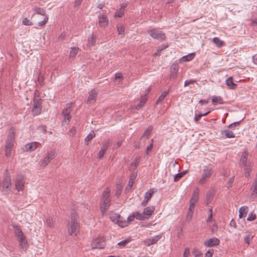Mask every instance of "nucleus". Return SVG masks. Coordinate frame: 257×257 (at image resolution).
I'll use <instances>...</instances> for the list:
<instances>
[{
  "mask_svg": "<svg viewBox=\"0 0 257 257\" xmlns=\"http://www.w3.org/2000/svg\"><path fill=\"white\" fill-rule=\"evenodd\" d=\"M125 29L123 26L117 27V32L119 35H123Z\"/></svg>",
  "mask_w": 257,
  "mask_h": 257,
  "instance_id": "3c124183",
  "label": "nucleus"
},
{
  "mask_svg": "<svg viewBox=\"0 0 257 257\" xmlns=\"http://www.w3.org/2000/svg\"><path fill=\"white\" fill-rule=\"evenodd\" d=\"M146 101H147L146 96H142L141 97L140 103L142 104V105L143 106L145 104V103H146Z\"/></svg>",
  "mask_w": 257,
  "mask_h": 257,
  "instance_id": "0e129e2a",
  "label": "nucleus"
},
{
  "mask_svg": "<svg viewBox=\"0 0 257 257\" xmlns=\"http://www.w3.org/2000/svg\"><path fill=\"white\" fill-rule=\"evenodd\" d=\"M11 185L12 183L10 174L9 173L8 170H6L4 174V179L2 182L3 191L6 194L10 193Z\"/></svg>",
  "mask_w": 257,
  "mask_h": 257,
  "instance_id": "20e7f679",
  "label": "nucleus"
},
{
  "mask_svg": "<svg viewBox=\"0 0 257 257\" xmlns=\"http://www.w3.org/2000/svg\"><path fill=\"white\" fill-rule=\"evenodd\" d=\"M13 227L15 228V235L17 238L24 235V233L19 225H14Z\"/></svg>",
  "mask_w": 257,
  "mask_h": 257,
  "instance_id": "bb28decb",
  "label": "nucleus"
},
{
  "mask_svg": "<svg viewBox=\"0 0 257 257\" xmlns=\"http://www.w3.org/2000/svg\"><path fill=\"white\" fill-rule=\"evenodd\" d=\"M121 217L118 214H114L110 217L111 220L114 223L117 224L119 219H121Z\"/></svg>",
  "mask_w": 257,
  "mask_h": 257,
  "instance_id": "473e14b6",
  "label": "nucleus"
},
{
  "mask_svg": "<svg viewBox=\"0 0 257 257\" xmlns=\"http://www.w3.org/2000/svg\"><path fill=\"white\" fill-rule=\"evenodd\" d=\"M18 240L20 242V245L22 248H26L27 247L28 242L24 235L18 238Z\"/></svg>",
  "mask_w": 257,
  "mask_h": 257,
  "instance_id": "a878e982",
  "label": "nucleus"
},
{
  "mask_svg": "<svg viewBox=\"0 0 257 257\" xmlns=\"http://www.w3.org/2000/svg\"><path fill=\"white\" fill-rule=\"evenodd\" d=\"M214 250L213 249H209L205 253V257H212Z\"/></svg>",
  "mask_w": 257,
  "mask_h": 257,
  "instance_id": "4d7b16f0",
  "label": "nucleus"
},
{
  "mask_svg": "<svg viewBox=\"0 0 257 257\" xmlns=\"http://www.w3.org/2000/svg\"><path fill=\"white\" fill-rule=\"evenodd\" d=\"M41 107H33L32 108V113L34 115H39L41 111Z\"/></svg>",
  "mask_w": 257,
  "mask_h": 257,
  "instance_id": "a18cd8bd",
  "label": "nucleus"
},
{
  "mask_svg": "<svg viewBox=\"0 0 257 257\" xmlns=\"http://www.w3.org/2000/svg\"><path fill=\"white\" fill-rule=\"evenodd\" d=\"M226 85L231 89H235L237 85L235 83H234L233 82V78L232 77H229L226 80Z\"/></svg>",
  "mask_w": 257,
  "mask_h": 257,
  "instance_id": "5701e85b",
  "label": "nucleus"
},
{
  "mask_svg": "<svg viewBox=\"0 0 257 257\" xmlns=\"http://www.w3.org/2000/svg\"><path fill=\"white\" fill-rule=\"evenodd\" d=\"M214 195L215 191L213 189H211L206 193L205 202L207 205L211 203L213 200Z\"/></svg>",
  "mask_w": 257,
  "mask_h": 257,
  "instance_id": "6ab92c4d",
  "label": "nucleus"
},
{
  "mask_svg": "<svg viewBox=\"0 0 257 257\" xmlns=\"http://www.w3.org/2000/svg\"><path fill=\"white\" fill-rule=\"evenodd\" d=\"M154 145L152 144H150L146 148V154L148 155L149 154V153L151 152L153 148Z\"/></svg>",
  "mask_w": 257,
  "mask_h": 257,
  "instance_id": "13d9d810",
  "label": "nucleus"
},
{
  "mask_svg": "<svg viewBox=\"0 0 257 257\" xmlns=\"http://www.w3.org/2000/svg\"><path fill=\"white\" fill-rule=\"evenodd\" d=\"M212 102L214 104L216 103L223 104V99L220 96H213L212 98Z\"/></svg>",
  "mask_w": 257,
  "mask_h": 257,
  "instance_id": "7c9ffc66",
  "label": "nucleus"
},
{
  "mask_svg": "<svg viewBox=\"0 0 257 257\" xmlns=\"http://www.w3.org/2000/svg\"><path fill=\"white\" fill-rule=\"evenodd\" d=\"M39 129L43 134H45L46 133V126L45 125L39 126Z\"/></svg>",
  "mask_w": 257,
  "mask_h": 257,
  "instance_id": "338daca9",
  "label": "nucleus"
},
{
  "mask_svg": "<svg viewBox=\"0 0 257 257\" xmlns=\"http://www.w3.org/2000/svg\"><path fill=\"white\" fill-rule=\"evenodd\" d=\"M44 17V19L43 21L39 22L38 23V25L40 27L44 26L48 22V17L47 15H45V16Z\"/></svg>",
  "mask_w": 257,
  "mask_h": 257,
  "instance_id": "09e8293b",
  "label": "nucleus"
},
{
  "mask_svg": "<svg viewBox=\"0 0 257 257\" xmlns=\"http://www.w3.org/2000/svg\"><path fill=\"white\" fill-rule=\"evenodd\" d=\"M79 49L78 47H73L71 48L70 52V57L74 58L78 54Z\"/></svg>",
  "mask_w": 257,
  "mask_h": 257,
  "instance_id": "72a5a7b5",
  "label": "nucleus"
},
{
  "mask_svg": "<svg viewBox=\"0 0 257 257\" xmlns=\"http://www.w3.org/2000/svg\"><path fill=\"white\" fill-rule=\"evenodd\" d=\"M73 106V103H67L62 111V114L64 120L62 123L65 122L67 124H69L71 119L70 113L72 111V108Z\"/></svg>",
  "mask_w": 257,
  "mask_h": 257,
  "instance_id": "39448f33",
  "label": "nucleus"
},
{
  "mask_svg": "<svg viewBox=\"0 0 257 257\" xmlns=\"http://www.w3.org/2000/svg\"><path fill=\"white\" fill-rule=\"evenodd\" d=\"M135 216L134 214L132 215L128 216L127 220L126 221L128 222V224L130 222L133 221L135 219Z\"/></svg>",
  "mask_w": 257,
  "mask_h": 257,
  "instance_id": "774afa93",
  "label": "nucleus"
},
{
  "mask_svg": "<svg viewBox=\"0 0 257 257\" xmlns=\"http://www.w3.org/2000/svg\"><path fill=\"white\" fill-rule=\"evenodd\" d=\"M194 56H195L194 53L189 54L186 56H183L180 59V61L181 62L190 61L194 58Z\"/></svg>",
  "mask_w": 257,
  "mask_h": 257,
  "instance_id": "cd10ccee",
  "label": "nucleus"
},
{
  "mask_svg": "<svg viewBox=\"0 0 257 257\" xmlns=\"http://www.w3.org/2000/svg\"><path fill=\"white\" fill-rule=\"evenodd\" d=\"M153 129V127L152 126H150L149 127H148L145 131L144 132L143 135L141 137V139H142L144 138H146L148 139L150 135L152 130Z\"/></svg>",
  "mask_w": 257,
  "mask_h": 257,
  "instance_id": "c85d7f7f",
  "label": "nucleus"
},
{
  "mask_svg": "<svg viewBox=\"0 0 257 257\" xmlns=\"http://www.w3.org/2000/svg\"><path fill=\"white\" fill-rule=\"evenodd\" d=\"M111 204V199L110 198L101 199L100 210L102 215L108 210Z\"/></svg>",
  "mask_w": 257,
  "mask_h": 257,
  "instance_id": "f8f14e48",
  "label": "nucleus"
},
{
  "mask_svg": "<svg viewBox=\"0 0 257 257\" xmlns=\"http://www.w3.org/2000/svg\"><path fill=\"white\" fill-rule=\"evenodd\" d=\"M190 255V249L187 247L185 248L184 252L183 253V257H188Z\"/></svg>",
  "mask_w": 257,
  "mask_h": 257,
  "instance_id": "680f3d73",
  "label": "nucleus"
},
{
  "mask_svg": "<svg viewBox=\"0 0 257 257\" xmlns=\"http://www.w3.org/2000/svg\"><path fill=\"white\" fill-rule=\"evenodd\" d=\"M98 95V91L96 89H93L91 90L89 92V96L87 99V102L88 103L91 104L95 102L96 98Z\"/></svg>",
  "mask_w": 257,
  "mask_h": 257,
  "instance_id": "ddd939ff",
  "label": "nucleus"
},
{
  "mask_svg": "<svg viewBox=\"0 0 257 257\" xmlns=\"http://www.w3.org/2000/svg\"><path fill=\"white\" fill-rule=\"evenodd\" d=\"M54 220L52 217H49L47 218L46 223L48 227H52L54 226Z\"/></svg>",
  "mask_w": 257,
  "mask_h": 257,
  "instance_id": "37998d69",
  "label": "nucleus"
},
{
  "mask_svg": "<svg viewBox=\"0 0 257 257\" xmlns=\"http://www.w3.org/2000/svg\"><path fill=\"white\" fill-rule=\"evenodd\" d=\"M117 224L121 227H124L128 225V222L125 220H122V217H121V219H119V220L118 221Z\"/></svg>",
  "mask_w": 257,
  "mask_h": 257,
  "instance_id": "49530a36",
  "label": "nucleus"
},
{
  "mask_svg": "<svg viewBox=\"0 0 257 257\" xmlns=\"http://www.w3.org/2000/svg\"><path fill=\"white\" fill-rule=\"evenodd\" d=\"M96 40V35L92 34L90 37H89L88 38V43L87 46L90 48L92 46H93L95 45Z\"/></svg>",
  "mask_w": 257,
  "mask_h": 257,
  "instance_id": "b1692460",
  "label": "nucleus"
},
{
  "mask_svg": "<svg viewBox=\"0 0 257 257\" xmlns=\"http://www.w3.org/2000/svg\"><path fill=\"white\" fill-rule=\"evenodd\" d=\"M139 160H140L139 158H136L135 160L131 163V167H134V169H135L137 167L138 164H139Z\"/></svg>",
  "mask_w": 257,
  "mask_h": 257,
  "instance_id": "603ef678",
  "label": "nucleus"
},
{
  "mask_svg": "<svg viewBox=\"0 0 257 257\" xmlns=\"http://www.w3.org/2000/svg\"><path fill=\"white\" fill-rule=\"evenodd\" d=\"M187 171H183L181 173H179L176 174L174 177V181L177 182L182 177L184 176L186 174Z\"/></svg>",
  "mask_w": 257,
  "mask_h": 257,
  "instance_id": "2f4dec72",
  "label": "nucleus"
},
{
  "mask_svg": "<svg viewBox=\"0 0 257 257\" xmlns=\"http://www.w3.org/2000/svg\"><path fill=\"white\" fill-rule=\"evenodd\" d=\"M110 190L106 188L102 193L101 199L109 198Z\"/></svg>",
  "mask_w": 257,
  "mask_h": 257,
  "instance_id": "c03bdc74",
  "label": "nucleus"
},
{
  "mask_svg": "<svg viewBox=\"0 0 257 257\" xmlns=\"http://www.w3.org/2000/svg\"><path fill=\"white\" fill-rule=\"evenodd\" d=\"M240 124V121H236V122H233L231 124H230L229 125H228V128H233V125H234V126H238Z\"/></svg>",
  "mask_w": 257,
  "mask_h": 257,
  "instance_id": "69168bd1",
  "label": "nucleus"
},
{
  "mask_svg": "<svg viewBox=\"0 0 257 257\" xmlns=\"http://www.w3.org/2000/svg\"><path fill=\"white\" fill-rule=\"evenodd\" d=\"M137 176V174L134 173L130 176V179L128 184V186H129L130 188H131L133 186L134 182V180L136 179Z\"/></svg>",
  "mask_w": 257,
  "mask_h": 257,
  "instance_id": "a19ab883",
  "label": "nucleus"
},
{
  "mask_svg": "<svg viewBox=\"0 0 257 257\" xmlns=\"http://www.w3.org/2000/svg\"><path fill=\"white\" fill-rule=\"evenodd\" d=\"M22 23L25 26H32L33 25V23L26 18L23 19Z\"/></svg>",
  "mask_w": 257,
  "mask_h": 257,
  "instance_id": "8fccbe9b",
  "label": "nucleus"
},
{
  "mask_svg": "<svg viewBox=\"0 0 257 257\" xmlns=\"http://www.w3.org/2000/svg\"><path fill=\"white\" fill-rule=\"evenodd\" d=\"M222 134H224L226 137L227 138H233L235 137V135L233 133L230 131L224 130L223 132H222Z\"/></svg>",
  "mask_w": 257,
  "mask_h": 257,
  "instance_id": "58836bf2",
  "label": "nucleus"
},
{
  "mask_svg": "<svg viewBox=\"0 0 257 257\" xmlns=\"http://www.w3.org/2000/svg\"><path fill=\"white\" fill-rule=\"evenodd\" d=\"M196 82L195 80L190 79L189 80H186L184 82V86H187L190 84H193Z\"/></svg>",
  "mask_w": 257,
  "mask_h": 257,
  "instance_id": "6e6d98bb",
  "label": "nucleus"
},
{
  "mask_svg": "<svg viewBox=\"0 0 257 257\" xmlns=\"http://www.w3.org/2000/svg\"><path fill=\"white\" fill-rule=\"evenodd\" d=\"M194 211L192 210H188L186 216L187 220H191Z\"/></svg>",
  "mask_w": 257,
  "mask_h": 257,
  "instance_id": "864d4df0",
  "label": "nucleus"
},
{
  "mask_svg": "<svg viewBox=\"0 0 257 257\" xmlns=\"http://www.w3.org/2000/svg\"><path fill=\"white\" fill-rule=\"evenodd\" d=\"M16 189L18 191H22L24 188L25 177L23 175L17 176L15 181Z\"/></svg>",
  "mask_w": 257,
  "mask_h": 257,
  "instance_id": "6e6552de",
  "label": "nucleus"
},
{
  "mask_svg": "<svg viewBox=\"0 0 257 257\" xmlns=\"http://www.w3.org/2000/svg\"><path fill=\"white\" fill-rule=\"evenodd\" d=\"M95 137V134L93 131H92L85 138V142L86 145H88V142H90L93 138Z\"/></svg>",
  "mask_w": 257,
  "mask_h": 257,
  "instance_id": "c756f323",
  "label": "nucleus"
},
{
  "mask_svg": "<svg viewBox=\"0 0 257 257\" xmlns=\"http://www.w3.org/2000/svg\"><path fill=\"white\" fill-rule=\"evenodd\" d=\"M178 67L177 64L174 63L171 65L170 67V79H175L177 77Z\"/></svg>",
  "mask_w": 257,
  "mask_h": 257,
  "instance_id": "dca6fc26",
  "label": "nucleus"
},
{
  "mask_svg": "<svg viewBox=\"0 0 257 257\" xmlns=\"http://www.w3.org/2000/svg\"><path fill=\"white\" fill-rule=\"evenodd\" d=\"M148 33L153 38L158 40L160 41H163L166 39L165 34L162 31L157 29H154L150 30L148 32Z\"/></svg>",
  "mask_w": 257,
  "mask_h": 257,
  "instance_id": "0eeeda50",
  "label": "nucleus"
},
{
  "mask_svg": "<svg viewBox=\"0 0 257 257\" xmlns=\"http://www.w3.org/2000/svg\"><path fill=\"white\" fill-rule=\"evenodd\" d=\"M161 235H157L152 238L147 239L144 241L143 242L145 245L147 246H149L152 244L156 243L159 241V240L161 239Z\"/></svg>",
  "mask_w": 257,
  "mask_h": 257,
  "instance_id": "4468645a",
  "label": "nucleus"
},
{
  "mask_svg": "<svg viewBox=\"0 0 257 257\" xmlns=\"http://www.w3.org/2000/svg\"><path fill=\"white\" fill-rule=\"evenodd\" d=\"M248 152L244 150L241 155L239 161V166L240 168H243L244 171V176L245 177L250 176V173L251 171L252 164L248 160Z\"/></svg>",
  "mask_w": 257,
  "mask_h": 257,
  "instance_id": "f257e3e1",
  "label": "nucleus"
},
{
  "mask_svg": "<svg viewBox=\"0 0 257 257\" xmlns=\"http://www.w3.org/2000/svg\"><path fill=\"white\" fill-rule=\"evenodd\" d=\"M106 243L103 238H97L94 239L91 243L92 248L101 249L105 246Z\"/></svg>",
  "mask_w": 257,
  "mask_h": 257,
  "instance_id": "9d476101",
  "label": "nucleus"
},
{
  "mask_svg": "<svg viewBox=\"0 0 257 257\" xmlns=\"http://www.w3.org/2000/svg\"><path fill=\"white\" fill-rule=\"evenodd\" d=\"M42 99L40 98H35L34 99V104L33 107H40L42 108Z\"/></svg>",
  "mask_w": 257,
  "mask_h": 257,
  "instance_id": "79ce46f5",
  "label": "nucleus"
},
{
  "mask_svg": "<svg viewBox=\"0 0 257 257\" xmlns=\"http://www.w3.org/2000/svg\"><path fill=\"white\" fill-rule=\"evenodd\" d=\"M32 11L34 12V13L32 15V17H34L36 14L41 15L43 16H45V15H47L45 9L38 7H34L32 9Z\"/></svg>",
  "mask_w": 257,
  "mask_h": 257,
  "instance_id": "aec40b11",
  "label": "nucleus"
},
{
  "mask_svg": "<svg viewBox=\"0 0 257 257\" xmlns=\"http://www.w3.org/2000/svg\"><path fill=\"white\" fill-rule=\"evenodd\" d=\"M134 215L135 216V218L139 220H143L146 218L145 215H144L143 212L142 213L139 212H136L134 213Z\"/></svg>",
  "mask_w": 257,
  "mask_h": 257,
  "instance_id": "f704fd0d",
  "label": "nucleus"
},
{
  "mask_svg": "<svg viewBox=\"0 0 257 257\" xmlns=\"http://www.w3.org/2000/svg\"><path fill=\"white\" fill-rule=\"evenodd\" d=\"M234 180V176L232 177L229 179L228 180L227 185V188H231L232 186V184Z\"/></svg>",
  "mask_w": 257,
  "mask_h": 257,
  "instance_id": "5fc2aeb1",
  "label": "nucleus"
},
{
  "mask_svg": "<svg viewBox=\"0 0 257 257\" xmlns=\"http://www.w3.org/2000/svg\"><path fill=\"white\" fill-rule=\"evenodd\" d=\"M39 143L37 142H32L26 144L24 147L26 151L32 152L35 150L38 147Z\"/></svg>",
  "mask_w": 257,
  "mask_h": 257,
  "instance_id": "f3484780",
  "label": "nucleus"
},
{
  "mask_svg": "<svg viewBox=\"0 0 257 257\" xmlns=\"http://www.w3.org/2000/svg\"><path fill=\"white\" fill-rule=\"evenodd\" d=\"M131 240H132V239L131 238H127V239H124V240H121L120 242H119L117 243V245H119V246H124L127 243H128Z\"/></svg>",
  "mask_w": 257,
  "mask_h": 257,
  "instance_id": "de8ad7c7",
  "label": "nucleus"
},
{
  "mask_svg": "<svg viewBox=\"0 0 257 257\" xmlns=\"http://www.w3.org/2000/svg\"><path fill=\"white\" fill-rule=\"evenodd\" d=\"M155 209V208L153 206H150L144 209L143 212L146 219L149 218L152 215Z\"/></svg>",
  "mask_w": 257,
  "mask_h": 257,
  "instance_id": "a211bd4d",
  "label": "nucleus"
},
{
  "mask_svg": "<svg viewBox=\"0 0 257 257\" xmlns=\"http://www.w3.org/2000/svg\"><path fill=\"white\" fill-rule=\"evenodd\" d=\"M213 173V167L212 165L209 164L205 166L203 170L201 178L198 181V183L200 185H203L206 183Z\"/></svg>",
  "mask_w": 257,
  "mask_h": 257,
  "instance_id": "7ed1b4c3",
  "label": "nucleus"
},
{
  "mask_svg": "<svg viewBox=\"0 0 257 257\" xmlns=\"http://www.w3.org/2000/svg\"><path fill=\"white\" fill-rule=\"evenodd\" d=\"M111 144L109 140H107L102 142V146L98 153V159H100L103 157L104 154L105 153L108 148L111 146Z\"/></svg>",
  "mask_w": 257,
  "mask_h": 257,
  "instance_id": "1a4fd4ad",
  "label": "nucleus"
},
{
  "mask_svg": "<svg viewBox=\"0 0 257 257\" xmlns=\"http://www.w3.org/2000/svg\"><path fill=\"white\" fill-rule=\"evenodd\" d=\"M256 218V215L254 214H250L247 218V220L252 221Z\"/></svg>",
  "mask_w": 257,
  "mask_h": 257,
  "instance_id": "bf43d9fd",
  "label": "nucleus"
},
{
  "mask_svg": "<svg viewBox=\"0 0 257 257\" xmlns=\"http://www.w3.org/2000/svg\"><path fill=\"white\" fill-rule=\"evenodd\" d=\"M213 42L218 47H220L223 46V42L220 40L218 37H214L213 38Z\"/></svg>",
  "mask_w": 257,
  "mask_h": 257,
  "instance_id": "c9c22d12",
  "label": "nucleus"
},
{
  "mask_svg": "<svg viewBox=\"0 0 257 257\" xmlns=\"http://www.w3.org/2000/svg\"><path fill=\"white\" fill-rule=\"evenodd\" d=\"M199 190L198 188H196L192 196V197L190 200V202L197 203L199 199Z\"/></svg>",
  "mask_w": 257,
  "mask_h": 257,
  "instance_id": "412c9836",
  "label": "nucleus"
},
{
  "mask_svg": "<svg viewBox=\"0 0 257 257\" xmlns=\"http://www.w3.org/2000/svg\"><path fill=\"white\" fill-rule=\"evenodd\" d=\"M108 24V20L103 15L99 16V25L100 27H105Z\"/></svg>",
  "mask_w": 257,
  "mask_h": 257,
  "instance_id": "4be33fe9",
  "label": "nucleus"
},
{
  "mask_svg": "<svg viewBox=\"0 0 257 257\" xmlns=\"http://www.w3.org/2000/svg\"><path fill=\"white\" fill-rule=\"evenodd\" d=\"M154 193V191L153 189H151L148 192H147L145 194L144 198L146 199V200H148L149 201L151 199L152 197L153 196Z\"/></svg>",
  "mask_w": 257,
  "mask_h": 257,
  "instance_id": "ea45409f",
  "label": "nucleus"
},
{
  "mask_svg": "<svg viewBox=\"0 0 257 257\" xmlns=\"http://www.w3.org/2000/svg\"><path fill=\"white\" fill-rule=\"evenodd\" d=\"M55 157V151L54 150H51L50 152H48L47 156L42 161L40 166L43 167H46Z\"/></svg>",
  "mask_w": 257,
  "mask_h": 257,
  "instance_id": "9b49d317",
  "label": "nucleus"
},
{
  "mask_svg": "<svg viewBox=\"0 0 257 257\" xmlns=\"http://www.w3.org/2000/svg\"><path fill=\"white\" fill-rule=\"evenodd\" d=\"M167 47H168L167 45H162V48L160 49H157V53H156L155 54V55H157L159 54L163 50L165 49Z\"/></svg>",
  "mask_w": 257,
  "mask_h": 257,
  "instance_id": "e2e57ef3",
  "label": "nucleus"
},
{
  "mask_svg": "<svg viewBox=\"0 0 257 257\" xmlns=\"http://www.w3.org/2000/svg\"><path fill=\"white\" fill-rule=\"evenodd\" d=\"M78 227V223L77 221V213L75 211H73L71 214L70 226L68 228V233L72 235L74 233Z\"/></svg>",
  "mask_w": 257,
  "mask_h": 257,
  "instance_id": "423d86ee",
  "label": "nucleus"
},
{
  "mask_svg": "<svg viewBox=\"0 0 257 257\" xmlns=\"http://www.w3.org/2000/svg\"><path fill=\"white\" fill-rule=\"evenodd\" d=\"M248 209L247 206H241L239 209V218H242L245 217L248 212Z\"/></svg>",
  "mask_w": 257,
  "mask_h": 257,
  "instance_id": "393cba45",
  "label": "nucleus"
},
{
  "mask_svg": "<svg viewBox=\"0 0 257 257\" xmlns=\"http://www.w3.org/2000/svg\"><path fill=\"white\" fill-rule=\"evenodd\" d=\"M253 237V235L248 232L246 233L244 237V241L247 244H249L250 241H251Z\"/></svg>",
  "mask_w": 257,
  "mask_h": 257,
  "instance_id": "e433bc0d",
  "label": "nucleus"
},
{
  "mask_svg": "<svg viewBox=\"0 0 257 257\" xmlns=\"http://www.w3.org/2000/svg\"><path fill=\"white\" fill-rule=\"evenodd\" d=\"M121 192H122V187L118 186L117 187V189H116V191L115 195L117 197H119L120 195V194L121 193Z\"/></svg>",
  "mask_w": 257,
  "mask_h": 257,
  "instance_id": "052dcab7",
  "label": "nucleus"
},
{
  "mask_svg": "<svg viewBox=\"0 0 257 257\" xmlns=\"http://www.w3.org/2000/svg\"><path fill=\"white\" fill-rule=\"evenodd\" d=\"M169 91H165L163 92L161 95L159 97L158 100H157L156 104H158L160 103L165 98V97L167 96V95L169 93Z\"/></svg>",
  "mask_w": 257,
  "mask_h": 257,
  "instance_id": "4c0bfd02",
  "label": "nucleus"
},
{
  "mask_svg": "<svg viewBox=\"0 0 257 257\" xmlns=\"http://www.w3.org/2000/svg\"><path fill=\"white\" fill-rule=\"evenodd\" d=\"M220 240L216 237H213L207 239L205 242L204 245L207 247H212L219 245Z\"/></svg>",
  "mask_w": 257,
  "mask_h": 257,
  "instance_id": "2eb2a0df",
  "label": "nucleus"
},
{
  "mask_svg": "<svg viewBox=\"0 0 257 257\" xmlns=\"http://www.w3.org/2000/svg\"><path fill=\"white\" fill-rule=\"evenodd\" d=\"M15 132L16 130L14 127H11L9 130L5 145V155L7 157H9L11 155L12 150L15 140Z\"/></svg>",
  "mask_w": 257,
  "mask_h": 257,
  "instance_id": "f03ea898",
  "label": "nucleus"
}]
</instances>
